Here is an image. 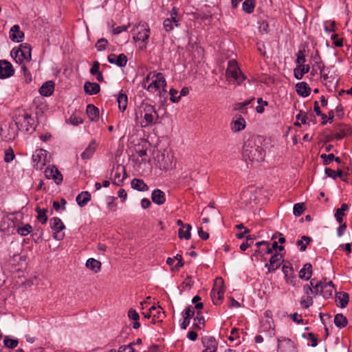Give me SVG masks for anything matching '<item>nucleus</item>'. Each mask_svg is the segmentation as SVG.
<instances>
[{
	"label": "nucleus",
	"mask_w": 352,
	"mask_h": 352,
	"mask_svg": "<svg viewBox=\"0 0 352 352\" xmlns=\"http://www.w3.org/2000/svg\"><path fill=\"white\" fill-rule=\"evenodd\" d=\"M22 65V69L24 73L25 76V80L27 83H30L32 81V75L30 72H29L28 67L23 63Z\"/></svg>",
	"instance_id": "obj_58"
},
{
	"label": "nucleus",
	"mask_w": 352,
	"mask_h": 352,
	"mask_svg": "<svg viewBox=\"0 0 352 352\" xmlns=\"http://www.w3.org/2000/svg\"><path fill=\"white\" fill-rule=\"evenodd\" d=\"M164 88L166 86V82L164 75L162 73L150 72L144 79L142 86L146 88Z\"/></svg>",
	"instance_id": "obj_7"
},
{
	"label": "nucleus",
	"mask_w": 352,
	"mask_h": 352,
	"mask_svg": "<svg viewBox=\"0 0 352 352\" xmlns=\"http://www.w3.org/2000/svg\"><path fill=\"white\" fill-rule=\"evenodd\" d=\"M18 343V340L10 338L8 336H6L3 340L4 345L9 349H14L17 346Z\"/></svg>",
	"instance_id": "obj_48"
},
{
	"label": "nucleus",
	"mask_w": 352,
	"mask_h": 352,
	"mask_svg": "<svg viewBox=\"0 0 352 352\" xmlns=\"http://www.w3.org/2000/svg\"><path fill=\"white\" fill-rule=\"evenodd\" d=\"M333 290L334 285L332 281H329V283L323 282L320 294L322 295L324 298L327 299L332 296Z\"/></svg>",
	"instance_id": "obj_28"
},
{
	"label": "nucleus",
	"mask_w": 352,
	"mask_h": 352,
	"mask_svg": "<svg viewBox=\"0 0 352 352\" xmlns=\"http://www.w3.org/2000/svg\"><path fill=\"white\" fill-rule=\"evenodd\" d=\"M324 173L328 177H331L333 179H336L338 177H341L343 174V172L340 169L335 171L330 168H325Z\"/></svg>",
	"instance_id": "obj_45"
},
{
	"label": "nucleus",
	"mask_w": 352,
	"mask_h": 352,
	"mask_svg": "<svg viewBox=\"0 0 352 352\" xmlns=\"http://www.w3.org/2000/svg\"><path fill=\"white\" fill-rule=\"evenodd\" d=\"M47 152L45 150L40 149L36 151V153L32 155V160L35 162L34 166L37 169H41L47 162Z\"/></svg>",
	"instance_id": "obj_14"
},
{
	"label": "nucleus",
	"mask_w": 352,
	"mask_h": 352,
	"mask_svg": "<svg viewBox=\"0 0 352 352\" xmlns=\"http://www.w3.org/2000/svg\"><path fill=\"white\" fill-rule=\"evenodd\" d=\"M130 23H129L126 25H121L116 28H114L113 29V34H119L123 31H126L127 29L129 28Z\"/></svg>",
	"instance_id": "obj_62"
},
{
	"label": "nucleus",
	"mask_w": 352,
	"mask_h": 352,
	"mask_svg": "<svg viewBox=\"0 0 352 352\" xmlns=\"http://www.w3.org/2000/svg\"><path fill=\"white\" fill-rule=\"evenodd\" d=\"M85 265L89 270L97 273L100 270L102 264L100 261L90 258L87 261Z\"/></svg>",
	"instance_id": "obj_33"
},
{
	"label": "nucleus",
	"mask_w": 352,
	"mask_h": 352,
	"mask_svg": "<svg viewBox=\"0 0 352 352\" xmlns=\"http://www.w3.org/2000/svg\"><path fill=\"white\" fill-rule=\"evenodd\" d=\"M311 242V239L307 236H302L300 240L297 241V245L300 246V250L304 252L307 249V245Z\"/></svg>",
	"instance_id": "obj_42"
},
{
	"label": "nucleus",
	"mask_w": 352,
	"mask_h": 352,
	"mask_svg": "<svg viewBox=\"0 0 352 352\" xmlns=\"http://www.w3.org/2000/svg\"><path fill=\"white\" fill-rule=\"evenodd\" d=\"M35 211L38 213L37 219L38 221H40L42 224L46 223L47 221V209H41L39 207H36L35 209Z\"/></svg>",
	"instance_id": "obj_41"
},
{
	"label": "nucleus",
	"mask_w": 352,
	"mask_h": 352,
	"mask_svg": "<svg viewBox=\"0 0 352 352\" xmlns=\"http://www.w3.org/2000/svg\"><path fill=\"white\" fill-rule=\"evenodd\" d=\"M305 52V50H299L297 54L296 63L298 65H300V67H301V65H305L306 61Z\"/></svg>",
	"instance_id": "obj_54"
},
{
	"label": "nucleus",
	"mask_w": 352,
	"mask_h": 352,
	"mask_svg": "<svg viewBox=\"0 0 352 352\" xmlns=\"http://www.w3.org/2000/svg\"><path fill=\"white\" fill-rule=\"evenodd\" d=\"M309 71V66L308 65H302L301 67L300 65H297V67L294 69V76L297 79H301L305 73Z\"/></svg>",
	"instance_id": "obj_40"
},
{
	"label": "nucleus",
	"mask_w": 352,
	"mask_h": 352,
	"mask_svg": "<svg viewBox=\"0 0 352 352\" xmlns=\"http://www.w3.org/2000/svg\"><path fill=\"white\" fill-rule=\"evenodd\" d=\"M14 156L15 155H14L13 149L12 148H10L6 150L4 161L7 163H9L14 160Z\"/></svg>",
	"instance_id": "obj_55"
},
{
	"label": "nucleus",
	"mask_w": 352,
	"mask_h": 352,
	"mask_svg": "<svg viewBox=\"0 0 352 352\" xmlns=\"http://www.w3.org/2000/svg\"><path fill=\"white\" fill-rule=\"evenodd\" d=\"M19 129L15 123L3 124L1 126L0 134L2 139L6 142H10L15 139L18 135Z\"/></svg>",
	"instance_id": "obj_9"
},
{
	"label": "nucleus",
	"mask_w": 352,
	"mask_h": 352,
	"mask_svg": "<svg viewBox=\"0 0 352 352\" xmlns=\"http://www.w3.org/2000/svg\"><path fill=\"white\" fill-rule=\"evenodd\" d=\"M45 175L47 179H52L58 185L63 182V175L55 166L47 167L45 170Z\"/></svg>",
	"instance_id": "obj_15"
},
{
	"label": "nucleus",
	"mask_w": 352,
	"mask_h": 352,
	"mask_svg": "<svg viewBox=\"0 0 352 352\" xmlns=\"http://www.w3.org/2000/svg\"><path fill=\"white\" fill-rule=\"evenodd\" d=\"M296 120H300L301 123L303 124H307V113L302 111H300L299 113L296 116Z\"/></svg>",
	"instance_id": "obj_63"
},
{
	"label": "nucleus",
	"mask_w": 352,
	"mask_h": 352,
	"mask_svg": "<svg viewBox=\"0 0 352 352\" xmlns=\"http://www.w3.org/2000/svg\"><path fill=\"white\" fill-rule=\"evenodd\" d=\"M91 197L88 191H82L76 197V202L80 207H83L91 200Z\"/></svg>",
	"instance_id": "obj_32"
},
{
	"label": "nucleus",
	"mask_w": 352,
	"mask_h": 352,
	"mask_svg": "<svg viewBox=\"0 0 352 352\" xmlns=\"http://www.w3.org/2000/svg\"><path fill=\"white\" fill-rule=\"evenodd\" d=\"M32 232V227L29 223H26V224L21 223V226H19V225L17 226L16 232L18 234H19L22 236H25L28 235L29 234H30Z\"/></svg>",
	"instance_id": "obj_37"
},
{
	"label": "nucleus",
	"mask_w": 352,
	"mask_h": 352,
	"mask_svg": "<svg viewBox=\"0 0 352 352\" xmlns=\"http://www.w3.org/2000/svg\"><path fill=\"white\" fill-rule=\"evenodd\" d=\"M170 20L173 21L174 25L177 27L179 25L178 22L180 20V17L178 16V9L176 7H173L170 11Z\"/></svg>",
	"instance_id": "obj_51"
},
{
	"label": "nucleus",
	"mask_w": 352,
	"mask_h": 352,
	"mask_svg": "<svg viewBox=\"0 0 352 352\" xmlns=\"http://www.w3.org/2000/svg\"><path fill=\"white\" fill-rule=\"evenodd\" d=\"M223 280L221 277L216 278L214 283L213 288L211 291L210 296L212 302L215 305H220L223 300L225 293V288L223 285Z\"/></svg>",
	"instance_id": "obj_8"
},
{
	"label": "nucleus",
	"mask_w": 352,
	"mask_h": 352,
	"mask_svg": "<svg viewBox=\"0 0 352 352\" xmlns=\"http://www.w3.org/2000/svg\"><path fill=\"white\" fill-rule=\"evenodd\" d=\"M195 323L193 324L194 328L196 329H201L205 325L204 317L200 315V312H197V316L194 318Z\"/></svg>",
	"instance_id": "obj_44"
},
{
	"label": "nucleus",
	"mask_w": 352,
	"mask_h": 352,
	"mask_svg": "<svg viewBox=\"0 0 352 352\" xmlns=\"http://www.w3.org/2000/svg\"><path fill=\"white\" fill-rule=\"evenodd\" d=\"M336 300L339 301L338 306L344 308L347 306L349 300V295L344 292H339L336 294Z\"/></svg>",
	"instance_id": "obj_31"
},
{
	"label": "nucleus",
	"mask_w": 352,
	"mask_h": 352,
	"mask_svg": "<svg viewBox=\"0 0 352 352\" xmlns=\"http://www.w3.org/2000/svg\"><path fill=\"white\" fill-rule=\"evenodd\" d=\"M201 342L209 352H215L217 350L218 343L213 336H205L202 338Z\"/></svg>",
	"instance_id": "obj_21"
},
{
	"label": "nucleus",
	"mask_w": 352,
	"mask_h": 352,
	"mask_svg": "<svg viewBox=\"0 0 352 352\" xmlns=\"http://www.w3.org/2000/svg\"><path fill=\"white\" fill-rule=\"evenodd\" d=\"M100 69V63L98 61H94L93 63L92 67L90 69V73L92 75H96V74L100 72L99 71Z\"/></svg>",
	"instance_id": "obj_64"
},
{
	"label": "nucleus",
	"mask_w": 352,
	"mask_h": 352,
	"mask_svg": "<svg viewBox=\"0 0 352 352\" xmlns=\"http://www.w3.org/2000/svg\"><path fill=\"white\" fill-rule=\"evenodd\" d=\"M258 28H259V31L262 34H264V33L267 34L270 31V26H269L268 23L266 21H263L262 22H261Z\"/></svg>",
	"instance_id": "obj_59"
},
{
	"label": "nucleus",
	"mask_w": 352,
	"mask_h": 352,
	"mask_svg": "<svg viewBox=\"0 0 352 352\" xmlns=\"http://www.w3.org/2000/svg\"><path fill=\"white\" fill-rule=\"evenodd\" d=\"M320 157L323 160V164L327 166V165L330 164L333 161L334 154H333V153H330L329 155L322 154V155H320Z\"/></svg>",
	"instance_id": "obj_56"
},
{
	"label": "nucleus",
	"mask_w": 352,
	"mask_h": 352,
	"mask_svg": "<svg viewBox=\"0 0 352 352\" xmlns=\"http://www.w3.org/2000/svg\"><path fill=\"white\" fill-rule=\"evenodd\" d=\"M258 106L256 107V111L258 113H263L264 112V107L268 105V102L267 101L263 100L261 98H258L257 100Z\"/></svg>",
	"instance_id": "obj_53"
},
{
	"label": "nucleus",
	"mask_w": 352,
	"mask_h": 352,
	"mask_svg": "<svg viewBox=\"0 0 352 352\" xmlns=\"http://www.w3.org/2000/svg\"><path fill=\"white\" fill-rule=\"evenodd\" d=\"M348 209L346 204H342L340 208H338L335 213V217L337 221L340 223L343 221V217L345 215L344 212Z\"/></svg>",
	"instance_id": "obj_39"
},
{
	"label": "nucleus",
	"mask_w": 352,
	"mask_h": 352,
	"mask_svg": "<svg viewBox=\"0 0 352 352\" xmlns=\"http://www.w3.org/2000/svg\"><path fill=\"white\" fill-rule=\"evenodd\" d=\"M108 60L111 64H115L120 67H124L127 63V57L124 54H120L117 56L114 54H111L108 56Z\"/></svg>",
	"instance_id": "obj_20"
},
{
	"label": "nucleus",
	"mask_w": 352,
	"mask_h": 352,
	"mask_svg": "<svg viewBox=\"0 0 352 352\" xmlns=\"http://www.w3.org/2000/svg\"><path fill=\"white\" fill-rule=\"evenodd\" d=\"M68 122L74 126H78V124L82 123L83 120L81 118V117L78 116V114L74 113L70 116V118L68 120Z\"/></svg>",
	"instance_id": "obj_52"
},
{
	"label": "nucleus",
	"mask_w": 352,
	"mask_h": 352,
	"mask_svg": "<svg viewBox=\"0 0 352 352\" xmlns=\"http://www.w3.org/2000/svg\"><path fill=\"white\" fill-rule=\"evenodd\" d=\"M226 79L230 85L239 86L245 80V76L239 67L236 60H231L228 62Z\"/></svg>",
	"instance_id": "obj_4"
},
{
	"label": "nucleus",
	"mask_w": 352,
	"mask_h": 352,
	"mask_svg": "<svg viewBox=\"0 0 352 352\" xmlns=\"http://www.w3.org/2000/svg\"><path fill=\"white\" fill-rule=\"evenodd\" d=\"M173 22L170 19L164 21L163 25L166 32H169L173 29Z\"/></svg>",
	"instance_id": "obj_61"
},
{
	"label": "nucleus",
	"mask_w": 352,
	"mask_h": 352,
	"mask_svg": "<svg viewBox=\"0 0 352 352\" xmlns=\"http://www.w3.org/2000/svg\"><path fill=\"white\" fill-rule=\"evenodd\" d=\"M37 231H39V234L38 235L37 232H34L32 234V236L33 238V240L35 243H38L40 241H42L43 235V230L41 228L37 229Z\"/></svg>",
	"instance_id": "obj_57"
},
{
	"label": "nucleus",
	"mask_w": 352,
	"mask_h": 352,
	"mask_svg": "<svg viewBox=\"0 0 352 352\" xmlns=\"http://www.w3.org/2000/svg\"><path fill=\"white\" fill-rule=\"evenodd\" d=\"M191 226L190 224H185V228H180L178 231V236L180 239H185L188 240L190 239Z\"/></svg>",
	"instance_id": "obj_38"
},
{
	"label": "nucleus",
	"mask_w": 352,
	"mask_h": 352,
	"mask_svg": "<svg viewBox=\"0 0 352 352\" xmlns=\"http://www.w3.org/2000/svg\"><path fill=\"white\" fill-rule=\"evenodd\" d=\"M334 324L337 327L342 329L348 324V320L342 314H337L334 316Z\"/></svg>",
	"instance_id": "obj_35"
},
{
	"label": "nucleus",
	"mask_w": 352,
	"mask_h": 352,
	"mask_svg": "<svg viewBox=\"0 0 352 352\" xmlns=\"http://www.w3.org/2000/svg\"><path fill=\"white\" fill-rule=\"evenodd\" d=\"M152 201L157 205H162L166 202L165 193L160 189H155L151 193Z\"/></svg>",
	"instance_id": "obj_23"
},
{
	"label": "nucleus",
	"mask_w": 352,
	"mask_h": 352,
	"mask_svg": "<svg viewBox=\"0 0 352 352\" xmlns=\"http://www.w3.org/2000/svg\"><path fill=\"white\" fill-rule=\"evenodd\" d=\"M230 125L232 131L236 133L243 131L245 128L246 122L241 115H236Z\"/></svg>",
	"instance_id": "obj_19"
},
{
	"label": "nucleus",
	"mask_w": 352,
	"mask_h": 352,
	"mask_svg": "<svg viewBox=\"0 0 352 352\" xmlns=\"http://www.w3.org/2000/svg\"><path fill=\"white\" fill-rule=\"evenodd\" d=\"M312 275V265L307 263H305L299 272V277L301 279L308 280Z\"/></svg>",
	"instance_id": "obj_30"
},
{
	"label": "nucleus",
	"mask_w": 352,
	"mask_h": 352,
	"mask_svg": "<svg viewBox=\"0 0 352 352\" xmlns=\"http://www.w3.org/2000/svg\"><path fill=\"white\" fill-rule=\"evenodd\" d=\"M23 32L20 30L18 25H13L10 30V38L14 42H19L24 37Z\"/></svg>",
	"instance_id": "obj_24"
},
{
	"label": "nucleus",
	"mask_w": 352,
	"mask_h": 352,
	"mask_svg": "<svg viewBox=\"0 0 352 352\" xmlns=\"http://www.w3.org/2000/svg\"><path fill=\"white\" fill-rule=\"evenodd\" d=\"M87 114L91 121H96L99 118V109L94 104H88L87 107Z\"/></svg>",
	"instance_id": "obj_34"
},
{
	"label": "nucleus",
	"mask_w": 352,
	"mask_h": 352,
	"mask_svg": "<svg viewBox=\"0 0 352 352\" xmlns=\"http://www.w3.org/2000/svg\"><path fill=\"white\" fill-rule=\"evenodd\" d=\"M313 299L311 296H302L300 300V305L303 309H307L313 305Z\"/></svg>",
	"instance_id": "obj_50"
},
{
	"label": "nucleus",
	"mask_w": 352,
	"mask_h": 352,
	"mask_svg": "<svg viewBox=\"0 0 352 352\" xmlns=\"http://www.w3.org/2000/svg\"><path fill=\"white\" fill-rule=\"evenodd\" d=\"M113 184L120 186L121 183L127 177L125 167L118 164L113 168Z\"/></svg>",
	"instance_id": "obj_12"
},
{
	"label": "nucleus",
	"mask_w": 352,
	"mask_h": 352,
	"mask_svg": "<svg viewBox=\"0 0 352 352\" xmlns=\"http://www.w3.org/2000/svg\"><path fill=\"white\" fill-rule=\"evenodd\" d=\"M50 227L54 230V239L61 241L65 237L64 233H60L65 228V225L58 217H53L50 219Z\"/></svg>",
	"instance_id": "obj_10"
},
{
	"label": "nucleus",
	"mask_w": 352,
	"mask_h": 352,
	"mask_svg": "<svg viewBox=\"0 0 352 352\" xmlns=\"http://www.w3.org/2000/svg\"><path fill=\"white\" fill-rule=\"evenodd\" d=\"M12 120L19 130H23L28 133L35 131L34 120L23 109H16L13 113Z\"/></svg>",
	"instance_id": "obj_3"
},
{
	"label": "nucleus",
	"mask_w": 352,
	"mask_h": 352,
	"mask_svg": "<svg viewBox=\"0 0 352 352\" xmlns=\"http://www.w3.org/2000/svg\"><path fill=\"white\" fill-rule=\"evenodd\" d=\"M178 89H169L170 100L173 102H178L182 96H187L189 94V89H181L178 95Z\"/></svg>",
	"instance_id": "obj_27"
},
{
	"label": "nucleus",
	"mask_w": 352,
	"mask_h": 352,
	"mask_svg": "<svg viewBox=\"0 0 352 352\" xmlns=\"http://www.w3.org/2000/svg\"><path fill=\"white\" fill-rule=\"evenodd\" d=\"M11 56L17 63L23 64L24 60L30 62L32 59L31 45L28 43H21L18 49H12Z\"/></svg>",
	"instance_id": "obj_6"
},
{
	"label": "nucleus",
	"mask_w": 352,
	"mask_h": 352,
	"mask_svg": "<svg viewBox=\"0 0 352 352\" xmlns=\"http://www.w3.org/2000/svg\"><path fill=\"white\" fill-rule=\"evenodd\" d=\"M128 316L131 320L133 321L139 320L140 319V316L138 313L135 309H130L129 310Z\"/></svg>",
	"instance_id": "obj_60"
},
{
	"label": "nucleus",
	"mask_w": 352,
	"mask_h": 352,
	"mask_svg": "<svg viewBox=\"0 0 352 352\" xmlns=\"http://www.w3.org/2000/svg\"><path fill=\"white\" fill-rule=\"evenodd\" d=\"M351 133L352 128L351 126L342 124L338 126L336 133H333V136L336 139L340 140L351 135Z\"/></svg>",
	"instance_id": "obj_22"
},
{
	"label": "nucleus",
	"mask_w": 352,
	"mask_h": 352,
	"mask_svg": "<svg viewBox=\"0 0 352 352\" xmlns=\"http://www.w3.org/2000/svg\"><path fill=\"white\" fill-rule=\"evenodd\" d=\"M278 352H298L296 344L285 337L278 338Z\"/></svg>",
	"instance_id": "obj_11"
},
{
	"label": "nucleus",
	"mask_w": 352,
	"mask_h": 352,
	"mask_svg": "<svg viewBox=\"0 0 352 352\" xmlns=\"http://www.w3.org/2000/svg\"><path fill=\"white\" fill-rule=\"evenodd\" d=\"M256 0H245L243 3V10L248 14L253 12L255 8Z\"/></svg>",
	"instance_id": "obj_43"
},
{
	"label": "nucleus",
	"mask_w": 352,
	"mask_h": 352,
	"mask_svg": "<svg viewBox=\"0 0 352 352\" xmlns=\"http://www.w3.org/2000/svg\"><path fill=\"white\" fill-rule=\"evenodd\" d=\"M259 85H257L258 87H263V85L267 87H278L279 88H281L283 87V85H279V82L278 80H274L270 76H264L261 78L259 80Z\"/></svg>",
	"instance_id": "obj_25"
},
{
	"label": "nucleus",
	"mask_w": 352,
	"mask_h": 352,
	"mask_svg": "<svg viewBox=\"0 0 352 352\" xmlns=\"http://www.w3.org/2000/svg\"><path fill=\"white\" fill-rule=\"evenodd\" d=\"M135 117L142 118L140 125L142 128L156 124L159 120V115L153 105L146 100H142L139 104H136Z\"/></svg>",
	"instance_id": "obj_2"
},
{
	"label": "nucleus",
	"mask_w": 352,
	"mask_h": 352,
	"mask_svg": "<svg viewBox=\"0 0 352 352\" xmlns=\"http://www.w3.org/2000/svg\"><path fill=\"white\" fill-rule=\"evenodd\" d=\"M320 69V74L323 78L324 85L327 88H336L338 85V78L336 75V69L334 65L326 68L324 65Z\"/></svg>",
	"instance_id": "obj_5"
},
{
	"label": "nucleus",
	"mask_w": 352,
	"mask_h": 352,
	"mask_svg": "<svg viewBox=\"0 0 352 352\" xmlns=\"http://www.w3.org/2000/svg\"><path fill=\"white\" fill-rule=\"evenodd\" d=\"M96 149V142L95 140H92L86 149L81 153V157L82 160H89Z\"/></svg>",
	"instance_id": "obj_29"
},
{
	"label": "nucleus",
	"mask_w": 352,
	"mask_h": 352,
	"mask_svg": "<svg viewBox=\"0 0 352 352\" xmlns=\"http://www.w3.org/2000/svg\"><path fill=\"white\" fill-rule=\"evenodd\" d=\"M131 188L141 192L148 190V185L142 179L134 178L131 182Z\"/></svg>",
	"instance_id": "obj_26"
},
{
	"label": "nucleus",
	"mask_w": 352,
	"mask_h": 352,
	"mask_svg": "<svg viewBox=\"0 0 352 352\" xmlns=\"http://www.w3.org/2000/svg\"><path fill=\"white\" fill-rule=\"evenodd\" d=\"M195 311L192 306L189 305L186 307V309L182 311V316L184 320L180 324V327L182 329H186L187 327L190 324V318H192L195 316Z\"/></svg>",
	"instance_id": "obj_18"
},
{
	"label": "nucleus",
	"mask_w": 352,
	"mask_h": 352,
	"mask_svg": "<svg viewBox=\"0 0 352 352\" xmlns=\"http://www.w3.org/2000/svg\"><path fill=\"white\" fill-rule=\"evenodd\" d=\"M243 157L245 161L259 162L264 160V150L258 137L250 136L244 142L242 148Z\"/></svg>",
	"instance_id": "obj_1"
},
{
	"label": "nucleus",
	"mask_w": 352,
	"mask_h": 352,
	"mask_svg": "<svg viewBox=\"0 0 352 352\" xmlns=\"http://www.w3.org/2000/svg\"><path fill=\"white\" fill-rule=\"evenodd\" d=\"M136 28H140L141 30L138 32L136 35L133 37L135 41H141L142 42H146L149 38L150 29L146 23H139Z\"/></svg>",
	"instance_id": "obj_13"
},
{
	"label": "nucleus",
	"mask_w": 352,
	"mask_h": 352,
	"mask_svg": "<svg viewBox=\"0 0 352 352\" xmlns=\"http://www.w3.org/2000/svg\"><path fill=\"white\" fill-rule=\"evenodd\" d=\"M118 108L122 112L126 109L128 104V97L126 94L120 92L117 98Z\"/></svg>",
	"instance_id": "obj_36"
},
{
	"label": "nucleus",
	"mask_w": 352,
	"mask_h": 352,
	"mask_svg": "<svg viewBox=\"0 0 352 352\" xmlns=\"http://www.w3.org/2000/svg\"><path fill=\"white\" fill-rule=\"evenodd\" d=\"M108 43V41L106 38H102L98 40L95 47L98 51L102 52L106 50Z\"/></svg>",
	"instance_id": "obj_49"
},
{
	"label": "nucleus",
	"mask_w": 352,
	"mask_h": 352,
	"mask_svg": "<svg viewBox=\"0 0 352 352\" xmlns=\"http://www.w3.org/2000/svg\"><path fill=\"white\" fill-rule=\"evenodd\" d=\"M282 271L285 275V278L288 281L289 274L293 275V267L289 262H287L283 265Z\"/></svg>",
	"instance_id": "obj_46"
},
{
	"label": "nucleus",
	"mask_w": 352,
	"mask_h": 352,
	"mask_svg": "<svg viewBox=\"0 0 352 352\" xmlns=\"http://www.w3.org/2000/svg\"><path fill=\"white\" fill-rule=\"evenodd\" d=\"M283 259L280 253L275 252L270 259V263H265V267L267 268L268 272H272L279 268Z\"/></svg>",
	"instance_id": "obj_16"
},
{
	"label": "nucleus",
	"mask_w": 352,
	"mask_h": 352,
	"mask_svg": "<svg viewBox=\"0 0 352 352\" xmlns=\"http://www.w3.org/2000/svg\"><path fill=\"white\" fill-rule=\"evenodd\" d=\"M305 204L304 203H298L294 206V214L296 217H300L305 210Z\"/></svg>",
	"instance_id": "obj_47"
},
{
	"label": "nucleus",
	"mask_w": 352,
	"mask_h": 352,
	"mask_svg": "<svg viewBox=\"0 0 352 352\" xmlns=\"http://www.w3.org/2000/svg\"><path fill=\"white\" fill-rule=\"evenodd\" d=\"M14 69L12 64L5 60H0V78H6L12 76Z\"/></svg>",
	"instance_id": "obj_17"
}]
</instances>
